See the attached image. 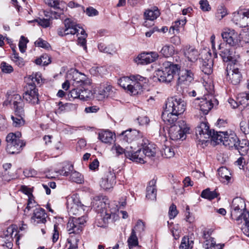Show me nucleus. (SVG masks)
<instances>
[{
	"mask_svg": "<svg viewBox=\"0 0 249 249\" xmlns=\"http://www.w3.org/2000/svg\"><path fill=\"white\" fill-rule=\"evenodd\" d=\"M71 80L73 88L70 92V95L72 98L86 101L92 97L91 82L85 74L77 71H74L72 74Z\"/></svg>",
	"mask_w": 249,
	"mask_h": 249,
	"instance_id": "1",
	"label": "nucleus"
},
{
	"mask_svg": "<svg viewBox=\"0 0 249 249\" xmlns=\"http://www.w3.org/2000/svg\"><path fill=\"white\" fill-rule=\"evenodd\" d=\"M180 66L170 61H165L160 69L157 71L158 80L163 83H169L173 79L174 75L178 72Z\"/></svg>",
	"mask_w": 249,
	"mask_h": 249,
	"instance_id": "2",
	"label": "nucleus"
},
{
	"mask_svg": "<svg viewBox=\"0 0 249 249\" xmlns=\"http://www.w3.org/2000/svg\"><path fill=\"white\" fill-rule=\"evenodd\" d=\"M14 106L15 110V115L12 116L11 119L13 121V124L15 127H20L25 124V121L23 119L24 110L23 108V102L19 94H15L12 97V99L10 101Z\"/></svg>",
	"mask_w": 249,
	"mask_h": 249,
	"instance_id": "3",
	"label": "nucleus"
},
{
	"mask_svg": "<svg viewBox=\"0 0 249 249\" xmlns=\"http://www.w3.org/2000/svg\"><path fill=\"white\" fill-rule=\"evenodd\" d=\"M21 134L17 132L16 133H10L6 138L7 146L6 151L11 154H18L25 145V142L20 139Z\"/></svg>",
	"mask_w": 249,
	"mask_h": 249,
	"instance_id": "4",
	"label": "nucleus"
},
{
	"mask_svg": "<svg viewBox=\"0 0 249 249\" xmlns=\"http://www.w3.org/2000/svg\"><path fill=\"white\" fill-rule=\"evenodd\" d=\"M189 129L186 126V124L182 120L179 121L169 129V134L170 138L174 141L181 139H185V134L188 132Z\"/></svg>",
	"mask_w": 249,
	"mask_h": 249,
	"instance_id": "5",
	"label": "nucleus"
},
{
	"mask_svg": "<svg viewBox=\"0 0 249 249\" xmlns=\"http://www.w3.org/2000/svg\"><path fill=\"white\" fill-rule=\"evenodd\" d=\"M142 148H139L134 151V161L142 163L144 162V158L145 157H155L156 150L152 144H148L144 142L142 143Z\"/></svg>",
	"mask_w": 249,
	"mask_h": 249,
	"instance_id": "6",
	"label": "nucleus"
},
{
	"mask_svg": "<svg viewBox=\"0 0 249 249\" xmlns=\"http://www.w3.org/2000/svg\"><path fill=\"white\" fill-rule=\"evenodd\" d=\"M186 103L180 98H168L165 104L168 111L174 112L178 116L182 114L185 110Z\"/></svg>",
	"mask_w": 249,
	"mask_h": 249,
	"instance_id": "7",
	"label": "nucleus"
},
{
	"mask_svg": "<svg viewBox=\"0 0 249 249\" xmlns=\"http://www.w3.org/2000/svg\"><path fill=\"white\" fill-rule=\"evenodd\" d=\"M224 41L226 42L229 47L238 49L240 47L241 40L239 36L234 30L225 29L221 34Z\"/></svg>",
	"mask_w": 249,
	"mask_h": 249,
	"instance_id": "8",
	"label": "nucleus"
},
{
	"mask_svg": "<svg viewBox=\"0 0 249 249\" xmlns=\"http://www.w3.org/2000/svg\"><path fill=\"white\" fill-rule=\"evenodd\" d=\"M131 82L127 86V89L133 95L139 94L142 91L143 84L146 82V78L139 75L130 76Z\"/></svg>",
	"mask_w": 249,
	"mask_h": 249,
	"instance_id": "9",
	"label": "nucleus"
},
{
	"mask_svg": "<svg viewBox=\"0 0 249 249\" xmlns=\"http://www.w3.org/2000/svg\"><path fill=\"white\" fill-rule=\"evenodd\" d=\"M242 74L237 64H228L226 69V79L233 85L238 84L242 79Z\"/></svg>",
	"mask_w": 249,
	"mask_h": 249,
	"instance_id": "10",
	"label": "nucleus"
},
{
	"mask_svg": "<svg viewBox=\"0 0 249 249\" xmlns=\"http://www.w3.org/2000/svg\"><path fill=\"white\" fill-rule=\"evenodd\" d=\"M86 218L84 216L78 218H71L67 226V229L69 234L74 233L77 235L81 232L83 230V225L86 222Z\"/></svg>",
	"mask_w": 249,
	"mask_h": 249,
	"instance_id": "11",
	"label": "nucleus"
},
{
	"mask_svg": "<svg viewBox=\"0 0 249 249\" xmlns=\"http://www.w3.org/2000/svg\"><path fill=\"white\" fill-rule=\"evenodd\" d=\"M223 44H220L218 46V49H222L220 52V55L223 61L229 62L228 64H236L237 59L239 58V55L236 52L237 49L231 47L223 49Z\"/></svg>",
	"mask_w": 249,
	"mask_h": 249,
	"instance_id": "12",
	"label": "nucleus"
},
{
	"mask_svg": "<svg viewBox=\"0 0 249 249\" xmlns=\"http://www.w3.org/2000/svg\"><path fill=\"white\" fill-rule=\"evenodd\" d=\"M65 27H59L57 29L58 35L63 36L68 35H75L78 33V24L71 21L69 18H66L64 21Z\"/></svg>",
	"mask_w": 249,
	"mask_h": 249,
	"instance_id": "13",
	"label": "nucleus"
},
{
	"mask_svg": "<svg viewBox=\"0 0 249 249\" xmlns=\"http://www.w3.org/2000/svg\"><path fill=\"white\" fill-rule=\"evenodd\" d=\"M23 98L28 103L33 105L38 103V89L34 85L28 84L27 90L23 94Z\"/></svg>",
	"mask_w": 249,
	"mask_h": 249,
	"instance_id": "14",
	"label": "nucleus"
},
{
	"mask_svg": "<svg viewBox=\"0 0 249 249\" xmlns=\"http://www.w3.org/2000/svg\"><path fill=\"white\" fill-rule=\"evenodd\" d=\"M211 131L207 123H201L196 129L197 139L201 142L205 141L206 139L210 138Z\"/></svg>",
	"mask_w": 249,
	"mask_h": 249,
	"instance_id": "15",
	"label": "nucleus"
},
{
	"mask_svg": "<svg viewBox=\"0 0 249 249\" xmlns=\"http://www.w3.org/2000/svg\"><path fill=\"white\" fill-rule=\"evenodd\" d=\"M116 182L115 173L110 170L105 172L100 181V186L105 190L112 188Z\"/></svg>",
	"mask_w": 249,
	"mask_h": 249,
	"instance_id": "16",
	"label": "nucleus"
},
{
	"mask_svg": "<svg viewBox=\"0 0 249 249\" xmlns=\"http://www.w3.org/2000/svg\"><path fill=\"white\" fill-rule=\"evenodd\" d=\"M214 102L218 104V101L212 95H208L204 98H202L199 104L200 110L204 114H207L209 111L213 107Z\"/></svg>",
	"mask_w": 249,
	"mask_h": 249,
	"instance_id": "17",
	"label": "nucleus"
},
{
	"mask_svg": "<svg viewBox=\"0 0 249 249\" xmlns=\"http://www.w3.org/2000/svg\"><path fill=\"white\" fill-rule=\"evenodd\" d=\"M107 198L103 196H98L93 197L91 203L92 208L97 212L101 213L107 203Z\"/></svg>",
	"mask_w": 249,
	"mask_h": 249,
	"instance_id": "18",
	"label": "nucleus"
},
{
	"mask_svg": "<svg viewBox=\"0 0 249 249\" xmlns=\"http://www.w3.org/2000/svg\"><path fill=\"white\" fill-rule=\"evenodd\" d=\"M114 92L111 85L107 83H103L100 85L97 98L98 100H102L105 98L112 97Z\"/></svg>",
	"mask_w": 249,
	"mask_h": 249,
	"instance_id": "19",
	"label": "nucleus"
},
{
	"mask_svg": "<svg viewBox=\"0 0 249 249\" xmlns=\"http://www.w3.org/2000/svg\"><path fill=\"white\" fill-rule=\"evenodd\" d=\"M112 149L115 151L117 156L124 154L126 158L134 161V151L132 146L126 147L124 149L120 145L115 144L112 147Z\"/></svg>",
	"mask_w": 249,
	"mask_h": 249,
	"instance_id": "20",
	"label": "nucleus"
},
{
	"mask_svg": "<svg viewBox=\"0 0 249 249\" xmlns=\"http://www.w3.org/2000/svg\"><path fill=\"white\" fill-rule=\"evenodd\" d=\"M67 207L69 212L73 215L80 214L85 211V208H87L86 206L82 204L81 202L77 199H73L72 203L71 204L68 203Z\"/></svg>",
	"mask_w": 249,
	"mask_h": 249,
	"instance_id": "21",
	"label": "nucleus"
},
{
	"mask_svg": "<svg viewBox=\"0 0 249 249\" xmlns=\"http://www.w3.org/2000/svg\"><path fill=\"white\" fill-rule=\"evenodd\" d=\"M201 65L200 68L201 71L206 74H210L212 71L213 60L211 58V55L209 52H207L206 57L202 58L201 61Z\"/></svg>",
	"mask_w": 249,
	"mask_h": 249,
	"instance_id": "22",
	"label": "nucleus"
},
{
	"mask_svg": "<svg viewBox=\"0 0 249 249\" xmlns=\"http://www.w3.org/2000/svg\"><path fill=\"white\" fill-rule=\"evenodd\" d=\"M47 213L44 209L40 208H36L34 210L31 219L34 224L45 223L46 222Z\"/></svg>",
	"mask_w": 249,
	"mask_h": 249,
	"instance_id": "23",
	"label": "nucleus"
},
{
	"mask_svg": "<svg viewBox=\"0 0 249 249\" xmlns=\"http://www.w3.org/2000/svg\"><path fill=\"white\" fill-rule=\"evenodd\" d=\"M193 80L194 74L190 70H182L178 76L177 84L178 85H181L182 84L187 85Z\"/></svg>",
	"mask_w": 249,
	"mask_h": 249,
	"instance_id": "24",
	"label": "nucleus"
},
{
	"mask_svg": "<svg viewBox=\"0 0 249 249\" xmlns=\"http://www.w3.org/2000/svg\"><path fill=\"white\" fill-rule=\"evenodd\" d=\"M121 141L124 142H130L137 138L141 136L139 135V131L131 129L124 131L120 134Z\"/></svg>",
	"mask_w": 249,
	"mask_h": 249,
	"instance_id": "25",
	"label": "nucleus"
},
{
	"mask_svg": "<svg viewBox=\"0 0 249 249\" xmlns=\"http://www.w3.org/2000/svg\"><path fill=\"white\" fill-rule=\"evenodd\" d=\"M249 212L247 211H240V210H235L231 209V217L237 222L238 224L243 223L245 219V216H248Z\"/></svg>",
	"mask_w": 249,
	"mask_h": 249,
	"instance_id": "26",
	"label": "nucleus"
},
{
	"mask_svg": "<svg viewBox=\"0 0 249 249\" xmlns=\"http://www.w3.org/2000/svg\"><path fill=\"white\" fill-rule=\"evenodd\" d=\"M183 54L186 57L188 60L191 62H194L197 59L198 53L193 47L190 45H186L182 49Z\"/></svg>",
	"mask_w": 249,
	"mask_h": 249,
	"instance_id": "27",
	"label": "nucleus"
},
{
	"mask_svg": "<svg viewBox=\"0 0 249 249\" xmlns=\"http://www.w3.org/2000/svg\"><path fill=\"white\" fill-rule=\"evenodd\" d=\"M238 139L239 138L234 133L230 134V135L226 133L224 136L222 143L223 145L229 148H234L235 146H237L236 144L237 141H238Z\"/></svg>",
	"mask_w": 249,
	"mask_h": 249,
	"instance_id": "28",
	"label": "nucleus"
},
{
	"mask_svg": "<svg viewBox=\"0 0 249 249\" xmlns=\"http://www.w3.org/2000/svg\"><path fill=\"white\" fill-rule=\"evenodd\" d=\"M156 180H151L146 188V197L150 200H155L157 196Z\"/></svg>",
	"mask_w": 249,
	"mask_h": 249,
	"instance_id": "29",
	"label": "nucleus"
},
{
	"mask_svg": "<svg viewBox=\"0 0 249 249\" xmlns=\"http://www.w3.org/2000/svg\"><path fill=\"white\" fill-rule=\"evenodd\" d=\"M245 10H240L233 13L232 20L236 24L246 27L245 25Z\"/></svg>",
	"mask_w": 249,
	"mask_h": 249,
	"instance_id": "30",
	"label": "nucleus"
},
{
	"mask_svg": "<svg viewBox=\"0 0 249 249\" xmlns=\"http://www.w3.org/2000/svg\"><path fill=\"white\" fill-rule=\"evenodd\" d=\"M236 145L237 146H235L234 149L237 150L241 155L244 156L247 154L249 150V143L247 140L240 141L238 139Z\"/></svg>",
	"mask_w": 249,
	"mask_h": 249,
	"instance_id": "31",
	"label": "nucleus"
},
{
	"mask_svg": "<svg viewBox=\"0 0 249 249\" xmlns=\"http://www.w3.org/2000/svg\"><path fill=\"white\" fill-rule=\"evenodd\" d=\"M219 179L221 182H229L231 179V173L225 167H221L218 169Z\"/></svg>",
	"mask_w": 249,
	"mask_h": 249,
	"instance_id": "32",
	"label": "nucleus"
},
{
	"mask_svg": "<svg viewBox=\"0 0 249 249\" xmlns=\"http://www.w3.org/2000/svg\"><path fill=\"white\" fill-rule=\"evenodd\" d=\"M231 209L247 211L246 205L244 199L240 197L234 198L232 201Z\"/></svg>",
	"mask_w": 249,
	"mask_h": 249,
	"instance_id": "33",
	"label": "nucleus"
},
{
	"mask_svg": "<svg viewBox=\"0 0 249 249\" xmlns=\"http://www.w3.org/2000/svg\"><path fill=\"white\" fill-rule=\"evenodd\" d=\"M178 116L174 112H170V111H168L166 107H165L164 111L162 114L163 120L170 124H172L177 121Z\"/></svg>",
	"mask_w": 249,
	"mask_h": 249,
	"instance_id": "34",
	"label": "nucleus"
},
{
	"mask_svg": "<svg viewBox=\"0 0 249 249\" xmlns=\"http://www.w3.org/2000/svg\"><path fill=\"white\" fill-rule=\"evenodd\" d=\"M98 138L103 142L111 143L113 140V134L108 130L101 131L99 133Z\"/></svg>",
	"mask_w": 249,
	"mask_h": 249,
	"instance_id": "35",
	"label": "nucleus"
},
{
	"mask_svg": "<svg viewBox=\"0 0 249 249\" xmlns=\"http://www.w3.org/2000/svg\"><path fill=\"white\" fill-rule=\"evenodd\" d=\"M160 15V13L158 8L154 7L151 9L147 10L144 14L145 19L146 20L153 21L156 19Z\"/></svg>",
	"mask_w": 249,
	"mask_h": 249,
	"instance_id": "36",
	"label": "nucleus"
},
{
	"mask_svg": "<svg viewBox=\"0 0 249 249\" xmlns=\"http://www.w3.org/2000/svg\"><path fill=\"white\" fill-rule=\"evenodd\" d=\"M226 134V132L222 131H214L213 130L211 131V135L210 138L211 140L214 141L216 143L219 144L223 142L224 140V136Z\"/></svg>",
	"mask_w": 249,
	"mask_h": 249,
	"instance_id": "37",
	"label": "nucleus"
},
{
	"mask_svg": "<svg viewBox=\"0 0 249 249\" xmlns=\"http://www.w3.org/2000/svg\"><path fill=\"white\" fill-rule=\"evenodd\" d=\"M160 53L165 57H169L174 53V47L171 45H166L162 48Z\"/></svg>",
	"mask_w": 249,
	"mask_h": 249,
	"instance_id": "38",
	"label": "nucleus"
},
{
	"mask_svg": "<svg viewBox=\"0 0 249 249\" xmlns=\"http://www.w3.org/2000/svg\"><path fill=\"white\" fill-rule=\"evenodd\" d=\"M218 196V194L215 191H211L209 189H206L203 190L201 194L202 197L208 199L209 200H212Z\"/></svg>",
	"mask_w": 249,
	"mask_h": 249,
	"instance_id": "39",
	"label": "nucleus"
},
{
	"mask_svg": "<svg viewBox=\"0 0 249 249\" xmlns=\"http://www.w3.org/2000/svg\"><path fill=\"white\" fill-rule=\"evenodd\" d=\"M79 240L78 235H71L67 239L68 243L70 244V247L68 249H77Z\"/></svg>",
	"mask_w": 249,
	"mask_h": 249,
	"instance_id": "40",
	"label": "nucleus"
},
{
	"mask_svg": "<svg viewBox=\"0 0 249 249\" xmlns=\"http://www.w3.org/2000/svg\"><path fill=\"white\" fill-rule=\"evenodd\" d=\"M127 242L130 249H132L133 247L138 245V238L134 229H132V230L131 235L128 239Z\"/></svg>",
	"mask_w": 249,
	"mask_h": 249,
	"instance_id": "41",
	"label": "nucleus"
},
{
	"mask_svg": "<svg viewBox=\"0 0 249 249\" xmlns=\"http://www.w3.org/2000/svg\"><path fill=\"white\" fill-rule=\"evenodd\" d=\"M137 59H138L139 60L138 63L143 65L149 64L152 62L148 53H142L137 57Z\"/></svg>",
	"mask_w": 249,
	"mask_h": 249,
	"instance_id": "42",
	"label": "nucleus"
},
{
	"mask_svg": "<svg viewBox=\"0 0 249 249\" xmlns=\"http://www.w3.org/2000/svg\"><path fill=\"white\" fill-rule=\"evenodd\" d=\"M73 169V166L72 165L67 164L66 165L63 167L61 169L56 171V172L64 176H68L69 175H71V173L72 172Z\"/></svg>",
	"mask_w": 249,
	"mask_h": 249,
	"instance_id": "43",
	"label": "nucleus"
},
{
	"mask_svg": "<svg viewBox=\"0 0 249 249\" xmlns=\"http://www.w3.org/2000/svg\"><path fill=\"white\" fill-rule=\"evenodd\" d=\"M70 179L77 183H82L83 182V176L79 172L72 171L70 175Z\"/></svg>",
	"mask_w": 249,
	"mask_h": 249,
	"instance_id": "44",
	"label": "nucleus"
},
{
	"mask_svg": "<svg viewBox=\"0 0 249 249\" xmlns=\"http://www.w3.org/2000/svg\"><path fill=\"white\" fill-rule=\"evenodd\" d=\"M236 99L239 105H247L249 100V94L242 92L238 94Z\"/></svg>",
	"mask_w": 249,
	"mask_h": 249,
	"instance_id": "45",
	"label": "nucleus"
},
{
	"mask_svg": "<svg viewBox=\"0 0 249 249\" xmlns=\"http://www.w3.org/2000/svg\"><path fill=\"white\" fill-rule=\"evenodd\" d=\"M162 155L166 158H170L173 157L175 155V152L173 148L170 146H164L161 151Z\"/></svg>",
	"mask_w": 249,
	"mask_h": 249,
	"instance_id": "46",
	"label": "nucleus"
},
{
	"mask_svg": "<svg viewBox=\"0 0 249 249\" xmlns=\"http://www.w3.org/2000/svg\"><path fill=\"white\" fill-rule=\"evenodd\" d=\"M193 241H189V238L184 237L179 246L180 249H191L193 248Z\"/></svg>",
	"mask_w": 249,
	"mask_h": 249,
	"instance_id": "47",
	"label": "nucleus"
},
{
	"mask_svg": "<svg viewBox=\"0 0 249 249\" xmlns=\"http://www.w3.org/2000/svg\"><path fill=\"white\" fill-rule=\"evenodd\" d=\"M245 219L243 225L242 226L241 230L244 234L249 237V214L248 216H245Z\"/></svg>",
	"mask_w": 249,
	"mask_h": 249,
	"instance_id": "48",
	"label": "nucleus"
},
{
	"mask_svg": "<svg viewBox=\"0 0 249 249\" xmlns=\"http://www.w3.org/2000/svg\"><path fill=\"white\" fill-rule=\"evenodd\" d=\"M112 214L106 213L104 216L100 218L101 221H99L98 226L100 227H106L108 222V220L111 218ZM100 220V219H99Z\"/></svg>",
	"mask_w": 249,
	"mask_h": 249,
	"instance_id": "49",
	"label": "nucleus"
},
{
	"mask_svg": "<svg viewBox=\"0 0 249 249\" xmlns=\"http://www.w3.org/2000/svg\"><path fill=\"white\" fill-rule=\"evenodd\" d=\"M28 42V40L27 38L22 36L20 37V40L18 43V47L21 53H23L25 52L27 47V43Z\"/></svg>",
	"mask_w": 249,
	"mask_h": 249,
	"instance_id": "50",
	"label": "nucleus"
},
{
	"mask_svg": "<svg viewBox=\"0 0 249 249\" xmlns=\"http://www.w3.org/2000/svg\"><path fill=\"white\" fill-rule=\"evenodd\" d=\"M240 127L241 131L245 135L249 134V122L242 121L240 123Z\"/></svg>",
	"mask_w": 249,
	"mask_h": 249,
	"instance_id": "51",
	"label": "nucleus"
},
{
	"mask_svg": "<svg viewBox=\"0 0 249 249\" xmlns=\"http://www.w3.org/2000/svg\"><path fill=\"white\" fill-rule=\"evenodd\" d=\"M29 78L31 79L32 82L31 83H29V84L34 85L35 86L36 82L37 84H39L40 83V81H42L41 74L39 73H36L35 74H33L32 75L30 76Z\"/></svg>",
	"mask_w": 249,
	"mask_h": 249,
	"instance_id": "52",
	"label": "nucleus"
},
{
	"mask_svg": "<svg viewBox=\"0 0 249 249\" xmlns=\"http://www.w3.org/2000/svg\"><path fill=\"white\" fill-rule=\"evenodd\" d=\"M204 247L206 249H211L212 248H214L215 246L218 247L219 245H216L215 241L213 238H211L209 239H205Z\"/></svg>",
	"mask_w": 249,
	"mask_h": 249,
	"instance_id": "53",
	"label": "nucleus"
},
{
	"mask_svg": "<svg viewBox=\"0 0 249 249\" xmlns=\"http://www.w3.org/2000/svg\"><path fill=\"white\" fill-rule=\"evenodd\" d=\"M200 8L203 12L209 11L211 10V6L207 0H201L199 2Z\"/></svg>",
	"mask_w": 249,
	"mask_h": 249,
	"instance_id": "54",
	"label": "nucleus"
},
{
	"mask_svg": "<svg viewBox=\"0 0 249 249\" xmlns=\"http://www.w3.org/2000/svg\"><path fill=\"white\" fill-rule=\"evenodd\" d=\"M0 68L2 71L4 73H10L13 71V67L5 62H1Z\"/></svg>",
	"mask_w": 249,
	"mask_h": 249,
	"instance_id": "55",
	"label": "nucleus"
},
{
	"mask_svg": "<svg viewBox=\"0 0 249 249\" xmlns=\"http://www.w3.org/2000/svg\"><path fill=\"white\" fill-rule=\"evenodd\" d=\"M131 82V78L123 77L119 80V85L124 89H127V86L129 85Z\"/></svg>",
	"mask_w": 249,
	"mask_h": 249,
	"instance_id": "56",
	"label": "nucleus"
},
{
	"mask_svg": "<svg viewBox=\"0 0 249 249\" xmlns=\"http://www.w3.org/2000/svg\"><path fill=\"white\" fill-rule=\"evenodd\" d=\"M145 225L144 223L141 220H138L137 224L133 229L135 231H137L140 233H141L144 231Z\"/></svg>",
	"mask_w": 249,
	"mask_h": 249,
	"instance_id": "57",
	"label": "nucleus"
},
{
	"mask_svg": "<svg viewBox=\"0 0 249 249\" xmlns=\"http://www.w3.org/2000/svg\"><path fill=\"white\" fill-rule=\"evenodd\" d=\"M35 43V45L38 47L45 49L49 48L50 47L49 44L46 41L44 40L41 38H38Z\"/></svg>",
	"mask_w": 249,
	"mask_h": 249,
	"instance_id": "58",
	"label": "nucleus"
},
{
	"mask_svg": "<svg viewBox=\"0 0 249 249\" xmlns=\"http://www.w3.org/2000/svg\"><path fill=\"white\" fill-rule=\"evenodd\" d=\"M47 18L39 19L37 20L38 24L44 28H47L50 25L51 18L49 17H46Z\"/></svg>",
	"mask_w": 249,
	"mask_h": 249,
	"instance_id": "59",
	"label": "nucleus"
},
{
	"mask_svg": "<svg viewBox=\"0 0 249 249\" xmlns=\"http://www.w3.org/2000/svg\"><path fill=\"white\" fill-rule=\"evenodd\" d=\"M176 206L172 204L169 208V215L170 219L174 218L178 214Z\"/></svg>",
	"mask_w": 249,
	"mask_h": 249,
	"instance_id": "60",
	"label": "nucleus"
},
{
	"mask_svg": "<svg viewBox=\"0 0 249 249\" xmlns=\"http://www.w3.org/2000/svg\"><path fill=\"white\" fill-rule=\"evenodd\" d=\"M85 12L89 17L95 16L99 14L98 11L92 7H88Z\"/></svg>",
	"mask_w": 249,
	"mask_h": 249,
	"instance_id": "61",
	"label": "nucleus"
},
{
	"mask_svg": "<svg viewBox=\"0 0 249 249\" xmlns=\"http://www.w3.org/2000/svg\"><path fill=\"white\" fill-rule=\"evenodd\" d=\"M44 58H48V55L44 54L42 55L40 58H38L36 60V63L37 65H47L50 63V62H47V61H44Z\"/></svg>",
	"mask_w": 249,
	"mask_h": 249,
	"instance_id": "62",
	"label": "nucleus"
},
{
	"mask_svg": "<svg viewBox=\"0 0 249 249\" xmlns=\"http://www.w3.org/2000/svg\"><path fill=\"white\" fill-rule=\"evenodd\" d=\"M12 60L19 67H23L25 64L23 59L19 56H17L16 55L14 57Z\"/></svg>",
	"mask_w": 249,
	"mask_h": 249,
	"instance_id": "63",
	"label": "nucleus"
},
{
	"mask_svg": "<svg viewBox=\"0 0 249 249\" xmlns=\"http://www.w3.org/2000/svg\"><path fill=\"white\" fill-rule=\"evenodd\" d=\"M24 176L26 177H34L36 175V172L34 169H25L23 171Z\"/></svg>",
	"mask_w": 249,
	"mask_h": 249,
	"instance_id": "64",
	"label": "nucleus"
}]
</instances>
